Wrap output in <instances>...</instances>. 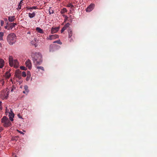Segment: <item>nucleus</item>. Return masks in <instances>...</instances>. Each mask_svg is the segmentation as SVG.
Here are the masks:
<instances>
[{
  "label": "nucleus",
  "mask_w": 157,
  "mask_h": 157,
  "mask_svg": "<svg viewBox=\"0 0 157 157\" xmlns=\"http://www.w3.org/2000/svg\"><path fill=\"white\" fill-rule=\"evenodd\" d=\"M32 56L33 63L35 65H40L42 63V55L40 53L38 52L33 53L32 55Z\"/></svg>",
  "instance_id": "1"
},
{
  "label": "nucleus",
  "mask_w": 157,
  "mask_h": 157,
  "mask_svg": "<svg viewBox=\"0 0 157 157\" xmlns=\"http://www.w3.org/2000/svg\"><path fill=\"white\" fill-rule=\"evenodd\" d=\"M19 63L17 59H13V57L10 56V67H13L15 68L18 67Z\"/></svg>",
  "instance_id": "2"
},
{
  "label": "nucleus",
  "mask_w": 157,
  "mask_h": 157,
  "mask_svg": "<svg viewBox=\"0 0 157 157\" xmlns=\"http://www.w3.org/2000/svg\"><path fill=\"white\" fill-rule=\"evenodd\" d=\"M2 123L5 127H8L10 125V120L6 117L4 116L1 119Z\"/></svg>",
  "instance_id": "3"
},
{
  "label": "nucleus",
  "mask_w": 157,
  "mask_h": 157,
  "mask_svg": "<svg viewBox=\"0 0 157 157\" xmlns=\"http://www.w3.org/2000/svg\"><path fill=\"white\" fill-rule=\"evenodd\" d=\"M9 91L4 90L1 93V98L3 99H6L8 97Z\"/></svg>",
  "instance_id": "4"
},
{
  "label": "nucleus",
  "mask_w": 157,
  "mask_h": 157,
  "mask_svg": "<svg viewBox=\"0 0 157 157\" xmlns=\"http://www.w3.org/2000/svg\"><path fill=\"white\" fill-rule=\"evenodd\" d=\"M16 41V36L13 33H10V45L15 44Z\"/></svg>",
  "instance_id": "5"
},
{
  "label": "nucleus",
  "mask_w": 157,
  "mask_h": 157,
  "mask_svg": "<svg viewBox=\"0 0 157 157\" xmlns=\"http://www.w3.org/2000/svg\"><path fill=\"white\" fill-rule=\"evenodd\" d=\"M59 36L58 35L54 34L49 36L46 38L47 40H52L59 38Z\"/></svg>",
  "instance_id": "6"
},
{
  "label": "nucleus",
  "mask_w": 157,
  "mask_h": 157,
  "mask_svg": "<svg viewBox=\"0 0 157 157\" xmlns=\"http://www.w3.org/2000/svg\"><path fill=\"white\" fill-rule=\"evenodd\" d=\"M94 4H91L86 9V11L87 12H90L91 11L94 9Z\"/></svg>",
  "instance_id": "7"
},
{
  "label": "nucleus",
  "mask_w": 157,
  "mask_h": 157,
  "mask_svg": "<svg viewBox=\"0 0 157 157\" xmlns=\"http://www.w3.org/2000/svg\"><path fill=\"white\" fill-rule=\"evenodd\" d=\"M59 29V27H53L51 29V32L52 34L56 33L58 31Z\"/></svg>",
  "instance_id": "8"
},
{
  "label": "nucleus",
  "mask_w": 157,
  "mask_h": 157,
  "mask_svg": "<svg viewBox=\"0 0 157 157\" xmlns=\"http://www.w3.org/2000/svg\"><path fill=\"white\" fill-rule=\"evenodd\" d=\"M25 63L26 67H28L29 69H30L32 67L31 61L29 59H28L25 62Z\"/></svg>",
  "instance_id": "9"
},
{
  "label": "nucleus",
  "mask_w": 157,
  "mask_h": 157,
  "mask_svg": "<svg viewBox=\"0 0 157 157\" xmlns=\"http://www.w3.org/2000/svg\"><path fill=\"white\" fill-rule=\"evenodd\" d=\"M70 24L69 23H67L62 28L61 30V33H62L64 31H65L67 28H68L70 25Z\"/></svg>",
  "instance_id": "10"
},
{
  "label": "nucleus",
  "mask_w": 157,
  "mask_h": 157,
  "mask_svg": "<svg viewBox=\"0 0 157 157\" xmlns=\"http://www.w3.org/2000/svg\"><path fill=\"white\" fill-rule=\"evenodd\" d=\"M10 77V73L9 71L6 73L4 76V78L6 80H8Z\"/></svg>",
  "instance_id": "11"
},
{
  "label": "nucleus",
  "mask_w": 157,
  "mask_h": 157,
  "mask_svg": "<svg viewBox=\"0 0 157 157\" xmlns=\"http://www.w3.org/2000/svg\"><path fill=\"white\" fill-rule=\"evenodd\" d=\"M68 37L71 38L72 36V30L71 28H69L68 30Z\"/></svg>",
  "instance_id": "12"
},
{
  "label": "nucleus",
  "mask_w": 157,
  "mask_h": 157,
  "mask_svg": "<svg viewBox=\"0 0 157 157\" xmlns=\"http://www.w3.org/2000/svg\"><path fill=\"white\" fill-rule=\"evenodd\" d=\"M4 65V60L0 58V68H2Z\"/></svg>",
  "instance_id": "13"
},
{
  "label": "nucleus",
  "mask_w": 157,
  "mask_h": 157,
  "mask_svg": "<svg viewBox=\"0 0 157 157\" xmlns=\"http://www.w3.org/2000/svg\"><path fill=\"white\" fill-rule=\"evenodd\" d=\"M14 116V114L13 113L12 111L10 109V121H13V118Z\"/></svg>",
  "instance_id": "14"
},
{
  "label": "nucleus",
  "mask_w": 157,
  "mask_h": 157,
  "mask_svg": "<svg viewBox=\"0 0 157 157\" xmlns=\"http://www.w3.org/2000/svg\"><path fill=\"white\" fill-rule=\"evenodd\" d=\"M36 30L40 33H44L43 30L39 27H36Z\"/></svg>",
  "instance_id": "15"
},
{
  "label": "nucleus",
  "mask_w": 157,
  "mask_h": 157,
  "mask_svg": "<svg viewBox=\"0 0 157 157\" xmlns=\"http://www.w3.org/2000/svg\"><path fill=\"white\" fill-rule=\"evenodd\" d=\"M55 47L54 44H51L50 46V51L53 52L54 51V48Z\"/></svg>",
  "instance_id": "16"
},
{
  "label": "nucleus",
  "mask_w": 157,
  "mask_h": 157,
  "mask_svg": "<svg viewBox=\"0 0 157 157\" xmlns=\"http://www.w3.org/2000/svg\"><path fill=\"white\" fill-rule=\"evenodd\" d=\"M6 115H8V117H9V118H10V112H9V109H8L7 107L6 108Z\"/></svg>",
  "instance_id": "17"
},
{
  "label": "nucleus",
  "mask_w": 157,
  "mask_h": 157,
  "mask_svg": "<svg viewBox=\"0 0 157 157\" xmlns=\"http://www.w3.org/2000/svg\"><path fill=\"white\" fill-rule=\"evenodd\" d=\"M35 13L34 12H33L32 13H29V16L31 18H33L35 17Z\"/></svg>",
  "instance_id": "18"
},
{
  "label": "nucleus",
  "mask_w": 157,
  "mask_h": 157,
  "mask_svg": "<svg viewBox=\"0 0 157 157\" xmlns=\"http://www.w3.org/2000/svg\"><path fill=\"white\" fill-rule=\"evenodd\" d=\"M67 12V9L65 8H63L62 10L61 11V14H63L65 12Z\"/></svg>",
  "instance_id": "19"
},
{
  "label": "nucleus",
  "mask_w": 157,
  "mask_h": 157,
  "mask_svg": "<svg viewBox=\"0 0 157 157\" xmlns=\"http://www.w3.org/2000/svg\"><path fill=\"white\" fill-rule=\"evenodd\" d=\"M16 25V23H10V29H12L13 27H15V25Z\"/></svg>",
  "instance_id": "20"
},
{
  "label": "nucleus",
  "mask_w": 157,
  "mask_h": 157,
  "mask_svg": "<svg viewBox=\"0 0 157 157\" xmlns=\"http://www.w3.org/2000/svg\"><path fill=\"white\" fill-rule=\"evenodd\" d=\"M16 76L19 79H21V74H15Z\"/></svg>",
  "instance_id": "21"
},
{
  "label": "nucleus",
  "mask_w": 157,
  "mask_h": 157,
  "mask_svg": "<svg viewBox=\"0 0 157 157\" xmlns=\"http://www.w3.org/2000/svg\"><path fill=\"white\" fill-rule=\"evenodd\" d=\"M53 43H57L59 44H62V42H61L60 41V40H56V41H54L53 42Z\"/></svg>",
  "instance_id": "22"
},
{
  "label": "nucleus",
  "mask_w": 157,
  "mask_h": 157,
  "mask_svg": "<svg viewBox=\"0 0 157 157\" xmlns=\"http://www.w3.org/2000/svg\"><path fill=\"white\" fill-rule=\"evenodd\" d=\"M21 71L19 69H18L16 70L15 72V74H21Z\"/></svg>",
  "instance_id": "23"
},
{
  "label": "nucleus",
  "mask_w": 157,
  "mask_h": 157,
  "mask_svg": "<svg viewBox=\"0 0 157 157\" xmlns=\"http://www.w3.org/2000/svg\"><path fill=\"white\" fill-rule=\"evenodd\" d=\"M67 7H71V8H72L74 7V6L73 5H72L71 3H69L67 5Z\"/></svg>",
  "instance_id": "24"
},
{
  "label": "nucleus",
  "mask_w": 157,
  "mask_h": 157,
  "mask_svg": "<svg viewBox=\"0 0 157 157\" xmlns=\"http://www.w3.org/2000/svg\"><path fill=\"white\" fill-rule=\"evenodd\" d=\"M36 68L37 69H38L41 70L42 71H44V68L43 67H42L38 66V67H36Z\"/></svg>",
  "instance_id": "25"
},
{
  "label": "nucleus",
  "mask_w": 157,
  "mask_h": 157,
  "mask_svg": "<svg viewBox=\"0 0 157 157\" xmlns=\"http://www.w3.org/2000/svg\"><path fill=\"white\" fill-rule=\"evenodd\" d=\"M3 35V33L0 32V40H2V37Z\"/></svg>",
  "instance_id": "26"
},
{
  "label": "nucleus",
  "mask_w": 157,
  "mask_h": 157,
  "mask_svg": "<svg viewBox=\"0 0 157 157\" xmlns=\"http://www.w3.org/2000/svg\"><path fill=\"white\" fill-rule=\"evenodd\" d=\"M22 75L23 77H25L26 75V72L24 71H23L22 72Z\"/></svg>",
  "instance_id": "27"
},
{
  "label": "nucleus",
  "mask_w": 157,
  "mask_h": 157,
  "mask_svg": "<svg viewBox=\"0 0 157 157\" xmlns=\"http://www.w3.org/2000/svg\"><path fill=\"white\" fill-rule=\"evenodd\" d=\"M15 19V16H13L11 17H10V22L14 21Z\"/></svg>",
  "instance_id": "28"
},
{
  "label": "nucleus",
  "mask_w": 157,
  "mask_h": 157,
  "mask_svg": "<svg viewBox=\"0 0 157 157\" xmlns=\"http://www.w3.org/2000/svg\"><path fill=\"white\" fill-rule=\"evenodd\" d=\"M24 89H25V91H26V92H28V86H25L24 87Z\"/></svg>",
  "instance_id": "29"
},
{
  "label": "nucleus",
  "mask_w": 157,
  "mask_h": 157,
  "mask_svg": "<svg viewBox=\"0 0 157 157\" xmlns=\"http://www.w3.org/2000/svg\"><path fill=\"white\" fill-rule=\"evenodd\" d=\"M20 68L22 70H25L26 69V68L24 66H21L20 67Z\"/></svg>",
  "instance_id": "30"
},
{
  "label": "nucleus",
  "mask_w": 157,
  "mask_h": 157,
  "mask_svg": "<svg viewBox=\"0 0 157 157\" xmlns=\"http://www.w3.org/2000/svg\"><path fill=\"white\" fill-rule=\"evenodd\" d=\"M21 4H19L18 6V8H17V10H19L20 9H21Z\"/></svg>",
  "instance_id": "31"
},
{
  "label": "nucleus",
  "mask_w": 157,
  "mask_h": 157,
  "mask_svg": "<svg viewBox=\"0 0 157 157\" xmlns=\"http://www.w3.org/2000/svg\"><path fill=\"white\" fill-rule=\"evenodd\" d=\"M30 77H31V76H29H29L27 75L26 77V80L27 81H28L29 80L30 78Z\"/></svg>",
  "instance_id": "32"
},
{
  "label": "nucleus",
  "mask_w": 157,
  "mask_h": 157,
  "mask_svg": "<svg viewBox=\"0 0 157 157\" xmlns=\"http://www.w3.org/2000/svg\"><path fill=\"white\" fill-rule=\"evenodd\" d=\"M27 76H31V73L30 71H27Z\"/></svg>",
  "instance_id": "33"
},
{
  "label": "nucleus",
  "mask_w": 157,
  "mask_h": 157,
  "mask_svg": "<svg viewBox=\"0 0 157 157\" xmlns=\"http://www.w3.org/2000/svg\"><path fill=\"white\" fill-rule=\"evenodd\" d=\"M2 102L0 101V110H1L2 109Z\"/></svg>",
  "instance_id": "34"
},
{
  "label": "nucleus",
  "mask_w": 157,
  "mask_h": 157,
  "mask_svg": "<svg viewBox=\"0 0 157 157\" xmlns=\"http://www.w3.org/2000/svg\"><path fill=\"white\" fill-rule=\"evenodd\" d=\"M4 23V22L3 21H2V20H1V26H2L3 24Z\"/></svg>",
  "instance_id": "35"
},
{
  "label": "nucleus",
  "mask_w": 157,
  "mask_h": 157,
  "mask_svg": "<svg viewBox=\"0 0 157 157\" xmlns=\"http://www.w3.org/2000/svg\"><path fill=\"white\" fill-rule=\"evenodd\" d=\"M36 6H33V7H31V8H29V9H36Z\"/></svg>",
  "instance_id": "36"
},
{
  "label": "nucleus",
  "mask_w": 157,
  "mask_h": 157,
  "mask_svg": "<svg viewBox=\"0 0 157 157\" xmlns=\"http://www.w3.org/2000/svg\"><path fill=\"white\" fill-rule=\"evenodd\" d=\"M10 35V34H9L8 35V36H7V40L9 42V40H10V37H9V35Z\"/></svg>",
  "instance_id": "37"
},
{
  "label": "nucleus",
  "mask_w": 157,
  "mask_h": 157,
  "mask_svg": "<svg viewBox=\"0 0 157 157\" xmlns=\"http://www.w3.org/2000/svg\"><path fill=\"white\" fill-rule=\"evenodd\" d=\"M5 28L6 29H8L10 28L9 26H8L7 25L5 26Z\"/></svg>",
  "instance_id": "38"
},
{
  "label": "nucleus",
  "mask_w": 157,
  "mask_h": 157,
  "mask_svg": "<svg viewBox=\"0 0 157 157\" xmlns=\"http://www.w3.org/2000/svg\"><path fill=\"white\" fill-rule=\"evenodd\" d=\"M15 87H14V86H13L12 88V89L11 90V91H13L15 89Z\"/></svg>",
  "instance_id": "39"
},
{
  "label": "nucleus",
  "mask_w": 157,
  "mask_h": 157,
  "mask_svg": "<svg viewBox=\"0 0 157 157\" xmlns=\"http://www.w3.org/2000/svg\"><path fill=\"white\" fill-rule=\"evenodd\" d=\"M23 3V0H21L19 3L20 4H21L22 3Z\"/></svg>",
  "instance_id": "40"
},
{
  "label": "nucleus",
  "mask_w": 157,
  "mask_h": 157,
  "mask_svg": "<svg viewBox=\"0 0 157 157\" xmlns=\"http://www.w3.org/2000/svg\"><path fill=\"white\" fill-rule=\"evenodd\" d=\"M70 42H72L73 41V40L72 39V38H71V39L69 40Z\"/></svg>",
  "instance_id": "41"
},
{
  "label": "nucleus",
  "mask_w": 157,
  "mask_h": 157,
  "mask_svg": "<svg viewBox=\"0 0 157 157\" xmlns=\"http://www.w3.org/2000/svg\"><path fill=\"white\" fill-rule=\"evenodd\" d=\"M3 128L1 127H0V132H1L2 130H3Z\"/></svg>",
  "instance_id": "42"
},
{
  "label": "nucleus",
  "mask_w": 157,
  "mask_h": 157,
  "mask_svg": "<svg viewBox=\"0 0 157 157\" xmlns=\"http://www.w3.org/2000/svg\"><path fill=\"white\" fill-rule=\"evenodd\" d=\"M9 64H10V56H9Z\"/></svg>",
  "instance_id": "43"
},
{
  "label": "nucleus",
  "mask_w": 157,
  "mask_h": 157,
  "mask_svg": "<svg viewBox=\"0 0 157 157\" xmlns=\"http://www.w3.org/2000/svg\"><path fill=\"white\" fill-rule=\"evenodd\" d=\"M49 13L50 14L53 13V10L52 11V12H51L50 11H49Z\"/></svg>",
  "instance_id": "44"
},
{
  "label": "nucleus",
  "mask_w": 157,
  "mask_h": 157,
  "mask_svg": "<svg viewBox=\"0 0 157 157\" xmlns=\"http://www.w3.org/2000/svg\"><path fill=\"white\" fill-rule=\"evenodd\" d=\"M4 20H5V21H6V22H5L6 23V21H7V19H6V18H5V19H4Z\"/></svg>",
  "instance_id": "45"
},
{
  "label": "nucleus",
  "mask_w": 157,
  "mask_h": 157,
  "mask_svg": "<svg viewBox=\"0 0 157 157\" xmlns=\"http://www.w3.org/2000/svg\"><path fill=\"white\" fill-rule=\"evenodd\" d=\"M8 20L9 21H10V17H8Z\"/></svg>",
  "instance_id": "46"
},
{
  "label": "nucleus",
  "mask_w": 157,
  "mask_h": 157,
  "mask_svg": "<svg viewBox=\"0 0 157 157\" xmlns=\"http://www.w3.org/2000/svg\"><path fill=\"white\" fill-rule=\"evenodd\" d=\"M30 32H27V34H30Z\"/></svg>",
  "instance_id": "47"
},
{
  "label": "nucleus",
  "mask_w": 157,
  "mask_h": 157,
  "mask_svg": "<svg viewBox=\"0 0 157 157\" xmlns=\"http://www.w3.org/2000/svg\"><path fill=\"white\" fill-rule=\"evenodd\" d=\"M20 133L22 134H24V133L22 132H20Z\"/></svg>",
  "instance_id": "48"
},
{
  "label": "nucleus",
  "mask_w": 157,
  "mask_h": 157,
  "mask_svg": "<svg viewBox=\"0 0 157 157\" xmlns=\"http://www.w3.org/2000/svg\"><path fill=\"white\" fill-rule=\"evenodd\" d=\"M25 92H26L25 91H23V93L24 94L25 93Z\"/></svg>",
  "instance_id": "49"
},
{
  "label": "nucleus",
  "mask_w": 157,
  "mask_h": 157,
  "mask_svg": "<svg viewBox=\"0 0 157 157\" xmlns=\"http://www.w3.org/2000/svg\"><path fill=\"white\" fill-rule=\"evenodd\" d=\"M1 45H2V44H1L0 43V46H1Z\"/></svg>",
  "instance_id": "50"
}]
</instances>
